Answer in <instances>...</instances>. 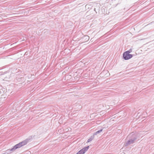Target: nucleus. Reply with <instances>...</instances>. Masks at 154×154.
<instances>
[{"label":"nucleus","mask_w":154,"mask_h":154,"mask_svg":"<svg viewBox=\"0 0 154 154\" xmlns=\"http://www.w3.org/2000/svg\"><path fill=\"white\" fill-rule=\"evenodd\" d=\"M29 140L28 139L25 140L15 145L14 147L11 149H9L7 151V153H11L15 150L16 149L20 148L22 146L26 144L28 142Z\"/></svg>","instance_id":"1"},{"label":"nucleus","mask_w":154,"mask_h":154,"mask_svg":"<svg viewBox=\"0 0 154 154\" xmlns=\"http://www.w3.org/2000/svg\"><path fill=\"white\" fill-rule=\"evenodd\" d=\"M123 57L125 60H128L131 58L133 57V55L125 52L123 53Z\"/></svg>","instance_id":"2"},{"label":"nucleus","mask_w":154,"mask_h":154,"mask_svg":"<svg viewBox=\"0 0 154 154\" xmlns=\"http://www.w3.org/2000/svg\"><path fill=\"white\" fill-rule=\"evenodd\" d=\"M137 137L135 135H133L131 139L128 140L126 143V146L133 143L134 140L136 139Z\"/></svg>","instance_id":"3"},{"label":"nucleus","mask_w":154,"mask_h":154,"mask_svg":"<svg viewBox=\"0 0 154 154\" xmlns=\"http://www.w3.org/2000/svg\"><path fill=\"white\" fill-rule=\"evenodd\" d=\"M89 148V146L84 147L79 151L76 154H84Z\"/></svg>","instance_id":"4"},{"label":"nucleus","mask_w":154,"mask_h":154,"mask_svg":"<svg viewBox=\"0 0 154 154\" xmlns=\"http://www.w3.org/2000/svg\"><path fill=\"white\" fill-rule=\"evenodd\" d=\"M102 131V129H101L100 130H99L96 132H95L94 134V135H96L99 133L101 132Z\"/></svg>","instance_id":"5"},{"label":"nucleus","mask_w":154,"mask_h":154,"mask_svg":"<svg viewBox=\"0 0 154 154\" xmlns=\"http://www.w3.org/2000/svg\"><path fill=\"white\" fill-rule=\"evenodd\" d=\"M132 51L131 49H130L129 50L125 51V52L129 54L130 53H131L132 52Z\"/></svg>","instance_id":"6"},{"label":"nucleus","mask_w":154,"mask_h":154,"mask_svg":"<svg viewBox=\"0 0 154 154\" xmlns=\"http://www.w3.org/2000/svg\"><path fill=\"white\" fill-rule=\"evenodd\" d=\"M92 140V139H91V138L89 139L88 140V141H87L88 142H89L90 141H91Z\"/></svg>","instance_id":"7"},{"label":"nucleus","mask_w":154,"mask_h":154,"mask_svg":"<svg viewBox=\"0 0 154 154\" xmlns=\"http://www.w3.org/2000/svg\"><path fill=\"white\" fill-rule=\"evenodd\" d=\"M103 112H100V113H103Z\"/></svg>","instance_id":"8"},{"label":"nucleus","mask_w":154,"mask_h":154,"mask_svg":"<svg viewBox=\"0 0 154 154\" xmlns=\"http://www.w3.org/2000/svg\"><path fill=\"white\" fill-rule=\"evenodd\" d=\"M87 6H88V5H86L85 6V7H86Z\"/></svg>","instance_id":"9"}]
</instances>
